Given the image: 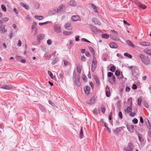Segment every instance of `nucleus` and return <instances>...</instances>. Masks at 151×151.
<instances>
[{
  "label": "nucleus",
  "mask_w": 151,
  "mask_h": 151,
  "mask_svg": "<svg viewBox=\"0 0 151 151\" xmlns=\"http://www.w3.org/2000/svg\"><path fill=\"white\" fill-rule=\"evenodd\" d=\"M102 37L105 39H108L109 37V36L106 34H104L102 35Z\"/></svg>",
  "instance_id": "c9c22d12"
},
{
  "label": "nucleus",
  "mask_w": 151,
  "mask_h": 151,
  "mask_svg": "<svg viewBox=\"0 0 151 151\" xmlns=\"http://www.w3.org/2000/svg\"><path fill=\"white\" fill-rule=\"evenodd\" d=\"M93 113L94 114H98L97 110L96 109H93Z\"/></svg>",
  "instance_id": "0e129e2a"
},
{
  "label": "nucleus",
  "mask_w": 151,
  "mask_h": 151,
  "mask_svg": "<svg viewBox=\"0 0 151 151\" xmlns=\"http://www.w3.org/2000/svg\"><path fill=\"white\" fill-rule=\"evenodd\" d=\"M124 55L125 56L128 57V58H132V55L131 54H129L127 53H124Z\"/></svg>",
  "instance_id": "e433bc0d"
},
{
  "label": "nucleus",
  "mask_w": 151,
  "mask_h": 151,
  "mask_svg": "<svg viewBox=\"0 0 151 151\" xmlns=\"http://www.w3.org/2000/svg\"><path fill=\"white\" fill-rule=\"evenodd\" d=\"M82 78H83V80L84 81L86 82V80H87V78H86V76H85L84 75L83 76Z\"/></svg>",
  "instance_id": "4d7b16f0"
},
{
  "label": "nucleus",
  "mask_w": 151,
  "mask_h": 151,
  "mask_svg": "<svg viewBox=\"0 0 151 151\" xmlns=\"http://www.w3.org/2000/svg\"><path fill=\"white\" fill-rule=\"evenodd\" d=\"M115 74L117 76H119L120 74V73L119 71L118 70H116L115 72Z\"/></svg>",
  "instance_id": "603ef678"
},
{
  "label": "nucleus",
  "mask_w": 151,
  "mask_h": 151,
  "mask_svg": "<svg viewBox=\"0 0 151 151\" xmlns=\"http://www.w3.org/2000/svg\"><path fill=\"white\" fill-rule=\"evenodd\" d=\"M97 62L95 57L93 58L92 62L91 64V71L93 72L94 71L97 66Z\"/></svg>",
  "instance_id": "20e7f679"
},
{
  "label": "nucleus",
  "mask_w": 151,
  "mask_h": 151,
  "mask_svg": "<svg viewBox=\"0 0 151 151\" xmlns=\"http://www.w3.org/2000/svg\"><path fill=\"white\" fill-rule=\"evenodd\" d=\"M5 25L2 24L0 26V32L2 33H4L7 31V30L5 29Z\"/></svg>",
  "instance_id": "9b49d317"
},
{
  "label": "nucleus",
  "mask_w": 151,
  "mask_h": 151,
  "mask_svg": "<svg viewBox=\"0 0 151 151\" xmlns=\"http://www.w3.org/2000/svg\"><path fill=\"white\" fill-rule=\"evenodd\" d=\"M48 73L49 75H50V78L52 79H53V76L52 73L50 71H48Z\"/></svg>",
  "instance_id": "49530a36"
},
{
  "label": "nucleus",
  "mask_w": 151,
  "mask_h": 151,
  "mask_svg": "<svg viewBox=\"0 0 151 151\" xmlns=\"http://www.w3.org/2000/svg\"><path fill=\"white\" fill-rule=\"evenodd\" d=\"M65 8L64 6L63 5H60L57 9V12H60L63 10Z\"/></svg>",
  "instance_id": "412c9836"
},
{
  "label": "nucleus",
  "mask_w": 151,
  "mask_h": 151,
  "mask_svg": "<svg viewBox=\"0 0 151 151\" xmlns=\"http://www.w3.org/2000/svg\"><path fill=\"white\" fill-rule=\"evenodd\" d=\"M54 28L55 31L57 33L60 32V27L56 24H55L54 25Z\"/></svg>",
  "instance_id": "9d476101"
},
{
  "label": "nucleus",
  "mask_w": 151,
  "mask_h": 151,
  "mask_svg": "<svg viewBox=\"0 0 151 151\" xmlns=\"http://www.w3.org/2000/svg\"><path fill=\"white\" fill-rule=\"evenodd\" d=\"M71 19L73 22H76L77 21L81 20L80 17L78 15L73 16L71 17Z\"/></svg>",
  "instance_id": "0eeeda50"
},
{
  "label": "nucleus",
  "mask_w": 151,
  "mask_h": 151,
  "mask_svg": "<svg viewBox=\"0 0 151 151\" xmlns=\"http://www.w3.org/2000/svg\"><path fill=\"white\" fill-rule=\"evenodd\" d=\"M2 20L3 21V22H7L9 20V18L7 17H4L2 18Z\"/></svg>",
  "instance_id": "a19ab883"
},
{
  "label": "nucleus",
  "mask_w": 151,
  "mask_h": 151,
  "mask_svg": "<svg viewBox=\"0 0 151 151\" xmlns=\"http://www.w3.org/2000/svg\"><path fill=\"white\" fill-rule=\"evenodd\" d=\"M18 42H19L17 44L18 45L19 47L21 46L22 45V42L21 40H19Z\"/></svg>",
  "instance_id": "774afa93"
},
{
  "label": "nucleus",
  "mask_w": 151,
  "mask_h": 151,
  "mask_svg": "<svg viewBox=\"0 0 151 151\" xmlns=\"http://www.w3.org/2000/svg\"><path fill=\"white\" fill-rule=\"evenodd\" d=\"M49 23H50L49 22H46L44 23H39V24L40 26H41L43 25Z\"/></svg>",
  "instance_id": "09e8293b"
},
{
  "label": "nucleus",
  "mask_w": 151,
  "mask_h": 151,
  "mask_svg": "<svg viewBox=\"0 0 151 151\" xmlns=\"http://www.w3.org/2000/svg\"><path fill=\"white\" fill-rule=\"evenodd\" d=\"M47 43L48 45H50L52 43V41L50 39L48 40L47 41Z\"/></svg>",
  "instance_id": "13d9d810"
},
{
  "label": "nucleus",
  "mask_w": 151,
  "mask_h": 151,
  "mask_svg": "<svg viewBox=\"0 0 151 151\" xmlns=\"http://www.w3.org/2000/svg\"><path fill=\"white\" fill-rule=\"evenodd\" d=\"M90 89V88L89 86H86L84 88V90L85 91V93L86 94H89Z\"/></svg>",
  "instance_id": "6e6552de"
},
{
  "label": "nucleus",
  "mask_w": 151,
  "mask_h": 151,
  "mask_svg": "<svg viewBox=\"0 0 151 151\" xmlns=\"http://www.w3.org/2000/svg\"><path fill=\"white\" fill-rule=\"evenodd\" d=\"M136 4L140 8H141L143 9H145L146 8V6L145 5L142 4L140 2H137L136 3Z\"/></svg>",
  "instance_id": "f8f14e48"
},
{
  "label": "nucleus",
  "mask_w": 151,
  "mask_h": 151,
  "mask_svg": "<svg viewBox=\"0 0 151 151\" xmlns=\"http://www.w3.org/2000/svg\"><path fill=\"white\" fill-rule=\"evenodd\" d=\"M85 55L88 57H89L90 56V53L88 52H85Z\"/></svg>",
  "instance_id": "e2e57ef3"
},
{
  "label": "nucleus",
  "mask_w": 151,
  "mask_h": 151,
  "mask_svg": "<svg viewBox=\"0 0 151 151\" xmlns=\"http://www.w3.org/2000/svg\"><path fill=\"white\" fill-rule=\"evenodd\" d=\"M96 100V98L94 97H92L90 99L87 100L86 102L89 104H93L95 103Z\"/></svg>",
  "instance_id": "39448f33"
},
{
  "label": "nucleus",
  "mask_w": 151,
  "mask_h": 151,
  "mask_svg": "<svg viewBox=\"0 0 151 151\" xmlns=\"http://www.w3.org/2000/svg\"><path fill=\"white\" fill-rule=\"evenodd\" d=\"M92 31L94 33H97L98 32V30L96 28L94 27H92L91 28Z\"/></svg>",
  "instance_id": "c85d7f7f"
},
{
  "label": "nucleus",
  "mask_w": 151,
  "mask_h": 151,
  "mask_svg": "<svg viewBox=\"0 0 151 151\" xmlns=\"http://www.w3.org/2000/svg\"><path fill=\"white\" fill-rule=\"evenodd\" d=\"M145 122L147 127L150 129L151 128V126L148 119L147 118H145Z\"/></svg>",
  "instance_id": "2eb2a0df"
},
{
  "label": "nucleus",
  "mask_w": 151,
  "mask_h": 151,
  "mask_svg": "<svg viewBox=\"0 0 151 151\" xmlns=\"http://www.w3.org/2000/svg\"><path fill=\"white\" fill-rule=\"evenodd\" d=\"M109 46L112 48H116L118 47V45L114 42H111L109 44Z\"/></svg>",
  "instance_id": "dca6fc26"
},
{
  "label": "nucleus",
  "mask_w": 151,
  "mask_h": 151,
  "mask_svg": "<svg viewBox=\"0 0 151 151\" xmlns=\"http://www.w3.org/2000/svg\"><path fill=\"white\" fill-rule=\"evenodd\" d=\"M110 71L112 72H114L116 70V67L115 66H112L110 67Z\"/></svg>",
  "instance_id": "4c0bfd02"
},
{
  "label": "nucleus",
  "mask_w": 151,
  "mask_h": 151,
  "mask_svg": "<svg viewBox=\"0 0 151 151\" xmlns=\"http://www.w3.org/2000/svg\"><path fill=\"white\" fill-rule=\"evenodd\" d=\"M59 76L62 79H63L64 78V73H60L59 74Z\"/></svg>",
  "instance_id": "de8ad7c7"
},
{
  "label": "nucleus",
  "mask_w": 151,
  "mask_h": 151,
  "mask_svg": "<svg viewBox=\"0 0 151 151\" xmlns=\"http://www.w3.org/2000/svg\"><path fill=\"white\" fill-rule=\"evenodd\" d=\"M75 84L78 86H80L81 85V83L79 81L78 78H76L75 80Z\"/></svg>",
  "instance_id": "4be33fe9"
},
{
  "label": "nucleus",
  "mask_w": 151,
  "mask_h": 151,
  "mask_svg": "<svg viewBox=\"0 0 151 151\" xmlns=\"http://www.w3.org/2000/svg\"><path fill=\"white\" fill-rule=\"evenodd\" d=\"M35 26H36V23L35 22H34L33 23V24L32 26V29H34V28L35 27Z\"/></svg>",
  "instance_id": "69168bd1"
},
{
  "label": "nucleus",
  "mask_w": 151,
  "mask_h": 151,
  "mask_svg": "<svg viewBox=\"0 0 151 151\" xmlns=\"http://www.w3.org/2000/svg\"><path fill=\"white\" fill-rule=\"evenodd\" d=\"M79 37L78 35H77V36H76V37H75V40L76 41H78L79 40Z\"/></svg>",
  "instance_id": "bf43d9fd"
},
{
  "label": "nucleus",
  "mask_w": 151,
  "mask_h": 151,
  "mask_svg": "<svg viewBox=\"0 0 151 151\" xmlns=\"http://www.w3.org/2000/svg\"><path fill=\"white\" fill-rule=\"evenodd\" d=\"M110 89L108 86H106V94H110Z\"/></svg>",
  "instance_id": "7c9ffc66"
},
{
  "label": "nucleus",
  "mask_w": 151,
  "mask_h": 151,
  "mask_svg": "<svg viewBox=\"0 0 151 151\" xmlns=\"http://www.w3.org/2000/svg\"><path fill=\"white\" fill-rule=\"evenodd\" d=\"M69 4L70 5L73 6H75L76 5V1L73 0H70L69 3Z\"/></svg>",
  "instance_id": "aec40b11"
},
{
  "label": "nucleus",
  "mask_w": 151,
  "mask_h": 151,
  "mask_svg": "<svg viewBox=\"0 0 151 151\" xmlns=\"http://www.w3.org/2000/svg\"><path fill=\"white\" fill-rule=\"evenodd\" d=\"M144 52L148 54L151 55V50L145 49L144 50Z\"/></svg>",
  "instance_id": "a878e982"
},
{
  "label": "nucleus",
  "mask_w": 151,
  "mask_h": 151,
  "mask_svg": "<svg viewBox=\"0 0 151 151\" xmlns=\"http://www.w3.org/2000/svg\"><path fill=\"white\" fill-rule=\"evenodd\" d=\"M126 43L129 46L132 47H134V45L132 42L129 40L126 41Z\"/></svg>",
  "instance_id": "5701e85b"
},
{
  "label": "nucleus",
  "mask_w": 151,
  "mask_h": 151,
  "mask_svg": "<svg viewBox=\"0 0 151 151\" xmlns=\"http://www.w3.org/2000/svg\"><path fill=\"white\" fill-rule=\"evenodd\" d=\"M83 129L82 127H81V130L80 132V133L79 134V137L81 139L83 137Z\"/></svg>",
  "instance_id": "c756f323"
},
{
  "label": "nucleus",
  "mask_w": 151,
  "mask_h": 151,
  "mask_svg": "<svg viewBox=\"0 0 151 151\" xmlns=\"http://www.w3.org/2000/svg\"><path fill=\"white\" fill-rule=\"evenodd\" d=\"M45 35L44 34H40L37 36V39L38 40L37 42H34L33 44L34 45H38L40 44V40H42L44 38Z\"/></svg>",
  "instance_id": "f03ea898"
},
{
  "label": "nucleus",
  "mask_w": 151,
  "mask_h": 151,
  "mask_svg": "<svg viewBox=\"0 0 151 151\" xmlns=\"http://www.w3.org/2000/svg\"><path fill=\"white\" fill-rule=\"evenodd\" d=\"M139 57L142 61L144 64L146 65H148L150 64V60L148 57L145 56L142 54H139Z\"/></svg>",
  "instance_id": "f257e3e1"
},
{
  "label": "nucleus",
  "mask_w": 151,
  "mask_h": 151,
  "mask_svg": "<svg viewBox=\"0 0 151 151\" xmlns=\"http://www.w3.org/2000/svg\"><path fill=\"white\" fill-rule=\"evenodd\" d=\"M2 88L6 89H10L12 88V87L10 86L3 85L1 86Z\"/></svg>",
  "instance_id": "a211bd4d"
},
{
  "label": "nucleus",
  "mask_w": 151,
  "mask_h": 151,
  "mask_svg": "<svg viewBox=\"0 0 151 151\" xmlns=\"http://www.w3.org/2000/svg\"><path fill=\"white\" fill-rule=\"evenodd\" d=\"M88 48H89V50L91 51V52L92 54V55L93 56V58H94V57H95V51H94V50L91 47H88Z\"/></svg>",
  "instance_id": "b1692460"
},
{
  "label": "nucleus",
  "mask_w": 151,
  "mask_h": 151,
  "mask_svg": "<svg viewBox=\"0 0 151 151\" xmlns=\"http://www.w3.org/2000/svg\"><path fill=\"white\" fill-rule=\"evenodd\" d=\"M127 111L128 113H129L131 112L132 109L131 107L128 106L127 108V109L125 110V111Z\"/></svg>",
  "instance_id": "72a5a7b5"
},
{
  "label": "nucleus",
  "mask_w": 151,
  "mask_h": 151,
  "mask_svg": "<svg viewBox=\"0 0 151 151\" xmlns=\"http://www.w3.org/2000/svg\"><path fill=\"white\" fill-rule=\"evenodd\" d=\"M35 17L36 19L39 20H42L44 19L43 17L41 16H38L37 15H35Z\"/></svg>",
  "instance_id": "393cba45"
},
{
  "label": "nucleus",
  "mask_w": 151,
  "mask_h": 151,
  "mask_svg": "<svg viewBox=\"0 0 151 151\" xmlns=\"http://www.w3.org/2000/svg\"><path fill=\"white\" fill-rule=\"evenodd\" d=\"M113 40H115V41H119L120 39L117 36H114V37H112Z\"/></svg>",
  "instance_id": "58836bf2"
},
{
  "label": "nucleus",
  "mask_w": 151,
  "mask_h": 151,
  "mask_svg": "<svg viewBox=\"0 0 151 151\" xmlns=\"http://www.w3.org/2000/svg\"><path fill=\"white\" fill-rule=\"evenodd\" d=\"M119 118L121 119H122V113L121 112H119Z\"/></svg>",
  "instance_id": "864d4df0"
},
{
  "label": "nucleus",
  "mask_w": 151,
  "mask_h": 151,
  "mask_svg": "<svg viewBox=\"0 0 151 151\" xmlns=\"http://www.w3.org/2000/svg\"><path fill=\"white\" fill-rule=\"evenodd\" d=\"M64 64L65 66H67L69 65L70 64L69 62L66 60H63Z\"/></svg>",
  "instance_id": "473e14b6"
},
{
  "label": "nucleus",
  "mask_w": 151,
  "mask_h": 151,
  "mask_svg": "<svg viewBox=\"0 0 151 151\" xmlns=\"http://www.w3.org/2000/svg\"><path fill=\"white\" fill-rule=\"evenodd\" d=\"M143 104L144 106L146 108H148L149 107V105L145 101L143 102Z\"/></svg>",
  "instance_id": "c03bdc74"
},
{
  "label": "nucleus",
  "mask_w": 151,
  "mask_h": 151,
  "mask_svg": "<svg viewBox=\"0 0 151 151\" xmlns=\"http://www.w3.org/2000/svg\"><path fill=\"white\" fill-rule=\"evenodd\" d=\"M82 68V67L80 65L77 67V71L79 73H81Z\"/></svg>",
  "instance_id": "bb28decb"
},
{
  "label": "nucleus",
  "mask_w": 151,
  "mask_h": 151,
  "mask_svg": "<svg viewBox=\"0 0 151 151\" xmlns=\"http://www.w3.org/2000/svg\"><path fill=\"white\" fill-rule=\"evenodd\" d=\"M73 32L71 31L67 32L66 31H65L63 32V34L64 35H69L71 34Z\"/></svg>",
  "instance_id": "cd10ccee"
},
{
  "label": "nucleus",
  "mask_w": 151,
  "mask_h": 151,
  "mask_svg": "<svg viewBox=\"0 0 151 151\" xmlns=\"http://www.w3.org/2000/svg\"><path fill=\"white\" fill-rule=\"evenodd\" d=\"M112 114L113 112L112 111L110 113L109 117V120H111V117L112 115Z\"/></svg>",
  "instance_id": "5fc2aeb1"
},
{
  "label": "nucleus",
  "mask_w": 151,
  "mask_h": 151,
  "mask_svg": "<svg viewBox=\"0 0 151 151\" xmlns=\"http://www.w3.org/2000/svg\"><path fill=\"white\" fill-rule=\"evenodd\" d=\"M134 148L133 144L131 142H129L127 147L124 148V151H132Z\"/></svg>",
  "instance_id": "7ed1b4c3"
},
{
  "label": "nucleus",
  "mask_w": 151,
  "mask_h": 151,
  "mask_svg": "<svg viewBox=\"0 0 151 151\" xmlns=\"http://www.w3.org/2000/svg\"><path fill=\"white\" fill-rule=\"evenodd\" d=\"M81 59L82 61H86V58L85 56H83L81 57Z\"/></svg>",
  "instance_id": "6e6d98bb"
},
{
  "label": "nucleus",
  "mask_w": 151,
  "mask_h": 151,
  "mask_svg": "<svg viewBox=\"0 0 151 151\" xmlns=\"http://www.w3.org/2000/svg\"><path fill=\"white\" fill-rule=\"evenodd\" d=\"M122 127H119L116 128L114 131V133L116 135H118L122 130Z\"/></svg>",
  "instance_id": "1a4fd4ad"
},
{
  "label": "nucleus",
  "mask_w": 151,
  "mask_h": 151,
  "mask_svg": "<svg viewBox=\"0 0 151 151\" xmlns=\"http://www.w3.org/2000/svg\"><path fill=\"white\" fill-rule=\"evenodd\" d=\"M113 75V74L111 72H109L108 73L107 76L109 77H111Z\"/></svg>",
  "instance_id": "3c124183"
},
{
  "label": "nucleus",
  "mask_w": 151,
  "mask_h": 151,
  "mask_svg": "<svg viewBox=\"0 0 151 151\" xmlns=\"http://www.w3.org/2000/svg\"><path fill=\"white\" fill-rule=\"evenodd\" d=\"M93 22L95 24L100 25V22L99 20L96 18H93L92 19Z\"/></svg>",
  "instance_id": "6ab92c4d"
},
{
  "label": "nucleus",
  "mask_w": 151,
  "mask_h": 151,
  "mask_svg": "<svg viewBox=\"0 0 151 151\" xmlns=\"http://www.w3.org/2000/svg\"><path fill=\"white\" fill-rule=\"evenodd\" d=\"M65 29L68 30H71L72 29V27L70 26V24L69 23H67L65 24Z\"/></svg>",
  "instance_id": "4468645a"
},
{
  "label": "nucleus",
  "mask_w": 151,
  "mask_h": 151,
  "mask_svg": "<svg viewBox=\"0 0 151 151\" xmlns=\"http://www.w3.org/2000/svg\"><path fill=\"white\" fill-rule=\"evenodd\" d=\"M142 98L140 97L139 98L137 99L138 101V105L139 106H140L141 104V102L142 101Z\"/></svg>",
  "instance_id": "79ce46f5"
},
{
  "label": "nucleus",
  "mask_w": 151,
  "mask_h": 151,
  "mask_svg": "<svg viewBox=\"0 0 151 151\" xmlns=\"http://www.w3.org/2000/svg\"><path fill=\"white\" fill-rule=\"evenodd\" d=\"M94 78L96 81V83L98 85H99V81L98 78L97 76H95L94 77Z\"/></svg>",
  "instance_id": "f704fd0d"
},
{
  "label": "nucleus",
  "mask_w": 151,
  "mask_h": 151,
  "mask_svg": "<svg viewBox=\"0 0 151 151\" xmlns=\"http://www.w3.org/2000/svg\"><path fill=\"white\" fill-rule=\"evenodd\" d=\"M89 84L91 87L92 88H93L94 86V85L93 83L92 82H89Z\"/></svg>",
  "instance_id": "338daca9"
},
{
  "label": "nucleus",
  "mask_w": 151,
  "mask_h": 151,
  "mask_svg": "<svg viewBox=\"0 0 151 151\" xmlns=\"http://www.w3.org/2000/svg\"><path fill=\"white\" fill-rule=\"evenodd\" d=\"M81 40L83 42H87L90 43V42L88 40H86V39L84 38H82L81 39Z\"/></svg>",
  "instance_id": "8fccbe9b"
},
{
  "label": "nucleus",
  "mask_w": 151,
  "mask_h": 151,
  "mask_svg": "<svg viewBox=\"0 0 151 151\" xmlns=\"http://www.w3.org/2000/svg\"><path fill=\"white\" fill-rule=\"evenodd\" d=\"M1 8L2 10L4 12H6V8L4 4H2L1 5Z\"/></svg>",
  "instance_id": "37998d69"
},
{
  "label": "nucleus",
  "mask_w": 151,
  "mask_h": 151,
  "mask_svg": "<svg viewBox=\"0 0 151 151\" xmlns=\"http://www.w3.org/2000/svg\"><path fill=\"white\" fill-rule=\"evenodd\" d=\"M91 7L93 11L96 12H97V10L96 6L92 4Z\"/></svg>",
  "instance_id": "2f4dec72"
},
{
  "label": "nucleus",
  "mask_w": 151,
  "mask_h": 151,
  "mask_svg": "<svg viewBox=\"0 0 151 151\" xmlns=\"http://www.w3.org/2000/svg\"><path fill=\"white\" fill-rule=\"evenodd\" d=\"M58 12H57V10H56V9H53L51 10V13L52 14H54Z\"/></svg>",
  "instance_id": "680f3d73"
},
{
  "label": "nucleus",
  "mask_w": 151,
  "mask_h": 151,
  "mask_svg": "<svg viewBox=\"0 0 151 151\" xmlns=\"http://www.w3.org/2000/svg\"><path fill=\"white\" fill-rule=\"evenodd\" d=\"M132 122L134 124H137V123H138V120L136 119V118H134L133 120H132Z\"/></svg>",
  "instance_id": "a18cd8bd"
},
{
  "label": "nucleus",
  "mask_w": 151,
  "mask_h": 151,
  "mask_svg": "<svg viewBox=\"0 0 151 151\" xmlns=\"http://www.w3.org/2000/svg\"><path fill=\"white\" fill-rule=\"evenodd\" d=\"M139 44L143 46H149L150 45V43L148 42L144 41L140 42Z\"/></svg>",
  "instance_id": "ddd939ff"
},
{
  "label": "nucleus",
  "mask_w": 151,
  "mask_h": 151,
  "mask_svg": "<svg viewBox=\"0 0 151 151\" xmlns=\"http://www.w3.org/2000/svg\"><path fill=\"white\" fill-rule=\"evenodd\" d=\"M101 109L102 112L103 113H104L105 111V106L104 105H102L101 106Z\"/></svg>",
  "instance_id": "ea45409f"
},
{
  "label": "nucleus",
  "mask_w": 151,
  "mask_h": 151,
  "mask_svg": "<svg viewBox=\"0 0 151 151\" xmlns=\"http://www.w3.org/2000/svg\"><path fill=\"white\" fill-rule=\"evenodd\" d=\"M127 128L128 130L131 133L133 132V129L134 128V126L132 125H126Z\"/></svg>",
  "instance_id": "423d86ee"
},
{
  "label": "nucleus",
  "mask_w": 151,
  "mask_h": 151,
  "mask_svg": "<svg viewBox=\"0 0 151 151\" xmlns=\"http://www.w3.org/2000/svg\"><path fill=\"white\" fill-rule=\"evenodd\" d=\"M132 88L134 89H135L137 88V86L135 84H133L132 86Z\"/></svg>",
  "instance_id": "052dcab7"
},
{
  "label": "nucleus",
  "mask_w": 151,
  "mask_h": 151,
  "mask_svg": "<svg viewBox=\"0 0 151 151\" xmlns=\"http://www.w3.org/2000/svg\"><path fill=\"white\" fill-rule=\"evenodd\" d=\"M16 58L17 60L19 61V62L22 63H25V60L23 59L22 57L20 56H17L16 57Z\"/></svg>",
  "instance_id": "f3484780"
}]
</instances>
